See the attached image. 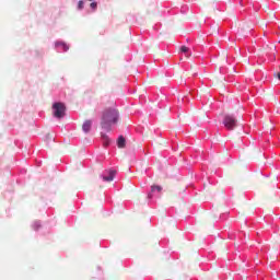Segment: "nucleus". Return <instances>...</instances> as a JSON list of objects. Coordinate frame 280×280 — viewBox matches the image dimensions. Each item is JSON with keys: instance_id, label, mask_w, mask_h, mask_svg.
I'll return each mask as SVG.
<instances>
[{"instance_id": "nucleus-6", "label": "nucleus", "mask_w": 280, "mask_h": 280, "mask_svg": "<svg viewBox=\"0 0 280 280\" xmlns=\"http://www.w3.org/2000/svg\"><path fill=\"white\" fill-rule=\"evenodd\" d=\"M91 126H92L91 120H85L83 122L82 130L85 132H91Z\"/></svg>"}, {"instance_id": "nucleus-1", "label": "nucleus", "mask_w": 280, "mask_h": 280, "mask_svg": "<svg viewBox=\"0 0 280 280\" xmlns=\"http://www.w3.org/2000/svg\"><path fill=\"white\" fill-rule=\"evenodd\" d=\"M119 121V110L115 107H109L104 109L101 126L104 130H110L112 126L114 124H117Z\"/></svg>"}, {"instance_id": "nucleus-5", "label": "nucleus", "mask_w": 280, "mask_h": 280, "mask_svg": "<svg viewBox=\"0 0 280 280\" xmlns=\"http://www.w3.org/2000/svg\"><path fill=\"white\" fill-rule=\"evenodd\" d=\"M154 191H158L159 194H161V191H163V187H161V186H152L151 187V192L148 195L149 200H151L152 194H154Z\"/></svg>"}, {"instance_id": "nucleus-14", "label": "nucleus", "mask_w": 280, "mask_h": 280, "mask_svg": "<svg viewBox=\"0 0 280 280\" xmlns=\"http://www.w3.org/2000/svg\"><path fill=\"white\" fill-rule=\"evenodd\" d=\"M90 1H93V0H90Z\"/></svg>"}, {"instance_id": "nucleus-13", "label": "nucleus", "mask_w": 280, "mask_h": 280, "mask_svg": "<svg viewBox=\"0 0 280 280\" xmlns=\"http://www.w3.org/2000/svg\"><path fill=\"white\" fill-rule=\"evenodd\" d=\"M34 226H35V230L40 229V223L36 222V223L34 224Z\"/></svg>"}, {"instance_id": "nucleus-7", "label": "nucleus", "mask_w": 280, "mask_h": 280, "mask_svg": "<svg viewBox=\"0 0 280 280\" xmlns=\"http://www.w3.org/2000/svg\"><path fill=\"white\" fill-rule=\"evenodd\" d=\"M117 147L118 148H126V138L124 136H120L117 140Z\"/></svg>"}, {"instance_id": "nucleus-12", "label": "nucleus", "mask_w": 280, "mask_h": 280, "mask_svg": "<svg viewBox=\"0 0 280 280\" xmlns=\"http://www.w3.org/2000/svg\"><path fill=\"white\" fill-rule=\"evenodd\" d=\"M90 8H92V10H96L97 9V2H92L90 4Z\"/></svg>"}, {"instance_id": "nucleus-11", "label": "nucleus", "mask_w": 280, "mask_h": 280, "mask_svg": "<svg viewBox=\"0 0 280 280\" xmlns=\"http://www.w3.org/2000/svg\"><path fill=\"white\" fill-rule=\"evenodd\" d=\"M78 8H79V10H82V8H84V1L80 0Z\"/></svg>"}, {"instance_id": "nucleus-10", "label": "nucleus", "mask_w": 280, "mask_h": 280, "mask_svg": "<svg viewBox=\"0 0 280 280\" xmlns=\"http://www.w3.org/2000/svg\"><path fill=\"white\" fill-rule=\"evenodd\" d=\"M180 51H183V54H187V51H189V48L187 46H182Z\"/></svg>"}, {"instance_id": "nucleus-2", "label": "nucleus", "mask_w": 280, "mask_h": 280, "mask_svg": "<svg viewBox=\"0 0 280 280\" xmlns=\"http://www.w3.org/2000/svg\"><path fill=\"white\" fill-rule=\"evenodd\" d=\"M52 110V115L56 119H62L67 113V106H65V103H55Z\"/></svg>"}, {"instance_id": "nucleus-8", "label": "nucleus", "mask_w": 280, "mask_h": 280, "mask_svg": "<svg viewBox=\"0 0 280 280\" xmlns=\"http://www.w3.org/2000/svg\"><path fill=\"white\" fill-rule=\"evenodd\" d=\"M103 145H110V139L105 133H102Z\"/></svg>"}, {"instance_id": "nucleus-3", "label": "nucleus", "mask_w": 280, "mask_h": 280, "mask_svg": "<svg viewBox=\"0 0 280 280\" xmlns=\"http://www.w3.org/2000/svg\"><path fill=\"white\" fill-rule=\"evenodd\" d=\"M223 126L228 130H235V128H237V119L231 115H225L223 119Z\"/></svg>"}, {"instance_id": "nucleus-9", "label": "nucleus", "mask_w": 280, "mask_h": 280, "mask_svg": "<svg viewBox=\"0 0 280 280\" xmlns=\"http://www.w3.org/2000/svg\"><path fill=\"white\" fill-rule=\"evenodd\" d=\"M56 46L62 47L63 51H69V46H67L65 43H57Z\"/></svg>"}, {"instance_id": "nucleus-4", "label": "nucleus", "mask_w": 280, "mask_h": 280, "mask_svg": "<svg viewBox=\"0 0 280 280\" xmlns=\"http://www.w3.org/2000/svg\"><path fill=\"white\" fill-rule=\"evenodd\" d=\"M108 174H109L108 176H103V180L105 183H112V180L115 179V174H117V172L112 170L108 172Z\"/></svg>"}]
</instances>
